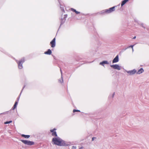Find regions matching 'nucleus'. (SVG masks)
Segmentation results:
<instances>
[{
    "mask_svg": "<svg viewBox=\"0 0 149 149\" xmlns=\"http://www.w3.org/2000/svg\"><path fill=\"white\" fill-rule=\"evenodd\" d=\"M52 141L54 144L58 146H66L67 144L63 141L58 137L53 138Z\"/></svg>",
    "mask_w": 149,
    "mask_h": 149,
    "instance_id": "nucleus-1",
    "label": "nucleus"
},
{
    "mask_svg": "<svg viewBox=\"0 0 149 149\" xmlns=\"http://www.w3.org/2000/svg\"><path fill=\"white\" fill-rule=\"evenodd\" d=\"M20 141L25 144L28 146H31L34 144V142L32 141L24 140H21Z\"/></svg>",
    "mask_w": 149,
    "mask_h": 149,
    "instance_id": "nucleus-2",
    "label": "nucleus"
},
{
    "mask_svg": "<svg viewBox=\"0 0 149 149\" xmlns=\"http://www.w3.org/2000/svg\"><path fill=\"white\" fill-rule=\"evenodd\" d=\"M20 141L25 144L28 146H31L34 144V142L32 141L24 140H21Z\"/></svg>",
    "mask_w": 149,
    "mask_h": 149,
    "instance_id": "nucleus-3",
    "label": "nucleus"
},
{
    "mask_svg": "<svg viewBox=\"0 0 149 149\" xmlns=\"http://www.w3.org/2000/svg\"><path fill=\"white\" fill-rule=\"evenodd\" d=\"M25 60L24 58H23L20 60L19 61H17V63L18 65V68L21 69L22 68V63L24 62Z\"/></svg>",
    "mask_w": 149,
    "mask_h": 149,
    "instance_id": "nucleus-4",
    "label": "nucleus"
},
{
    "mask_svg": "<svg viewBox=\"0 0 149 149\" xmlns=\"http://www.w3.org/2000/svg\"><path fill=\"white\" fill-rule=\"evenodd\" d=\"M115 10V7H113L108 9L105 10L104 13H111Z\"/></svg>",
    "mask_w": 149,
    "mask_h": 149,
    "instance_id": "nucleus-5",
    "label": "nucleus"
},
{
    "mask_svg": "<svg viewBox=\"0 0 149 149\" xmlns=\"http://www.w3.org/2000/svg\"><path fill=\"white\" fill-rule=\"evenodd\" d=\"M56 129L55 128H54L53 129L51 130L50 131L52 133V135L53 136H55L56 137H57V135L55 131Z\"/></svg>",
    "mask_w": 149,
    "mask_h": 149,
    "instance_id": "nucleus-6",
    "label": "nucleus"
},
{
    "mask_svg": "<svg viewBox=\"0 0 149 149\" xmlns=\"http://www.w3.org/2000/svg\"><path fill=\"white\" fill-rule=\"evenodd\" d=\"M56 39L54 38L53 40L50 42V44L52 47H54L56 45Z\"/></svg>",
    "mask_w": 149,
    "mask_h": 149,
    "instance_id": "nucleus-7",
    "label": "nucleus"
},
{
    "mask_svg": "<svg viewBox=\"0 0 149 149\" xmlns=\"http://www.w3.org/2000/svg\"><path fill=\"white\" fill-rule=\"evenodd\" d=\"M111 67L114 69H117L118 70H120V66L118 65H111Z\"/></svg>",
    "mask_w": 149,
    "mask_h": 149,
    "instance_id": "nucleus-8",
    "label": "nucleus"
},
{
    "mask_svg": "<svg viewBox=\"0 0 149 149\" xmlns=\"http://www.w3.org/2000/svg\"><path fill=\"white\" fill-rule=\"evenodd\" d=\"M136 72V71L135 70H132L129 71L127 72L128 73L130 74V75H132L135 74Z\"/></svg>",
    "mask_w": 149,
    "mask_h": 149,
    "instance_id": "nucleus-9",
    "label": "nucleus"
},
{
    "mask_svg": "<svg viewBox=\"0 0 149 149\" xmlns=\"http://www.w3.org/2000/svg\"><path fill=\"white\" fill-rule=\"evenodd\" d=\"M118 61V55H117L113 59L112 63H116Z\"/></svg>",
    "mask_w": 149,
    "mask_h": 149,
    "instance_id": "nucleus-10",
    "label": "nucleus"
},
{
    "mask_svg": "<svg viewBox=\"0 0 149 149\" xmlns=\"http://www.w3.org/2000/svg\"><path fill=\"white\" fill-rule=\"evenodd\" d=\"M52 52L51 51L50 49H48L47 51L45 52L44 54H46L51 55L52 54Z\"/></svg>",
    "mask_w": 149,
    "mask_h": 149,
    "instance_id": "nucleus-11",
    "label": "nucleus"
},
{
    "mask_svg": "<svg viewBox=\"0 0 149 149\" xmlns=\"http://www.w3.org/2000/svg\"><path fill=\"white\" fill-rule=\"evenodd\" d=\"M17 104H18V102H17V101L15 102L13 106V107L12 108V109L13 110L15 109L16 108L17 106Z\"/></svg>",
    "mask_w": 149,
    "mask_h": 149,
    "instance_id": "nucleus-12",
    "label": "nucleus"
},
{
    "mask_svg": "<svg viewBox=\"0 0 149 149\" xmlns=\"http://www.w3.org/2000/svg\"><path fill=\"white\" fill-rule=\"evenodd\" d=\"M21 136L26 139H28L30 137V136L29 135H25L23 134H22Z\"/></svg>",
    "mask_w": 149,
    "mask_h": 149,
    "instance_id": "nucleus-13",
    "label": "nucleus"
},
{
    "mask_svg": "<svg viewBox=\"0 0 149 149\" xmlns=\"http://www.w3.org/2000/svg\"><path fill=\"white\" fill-rule=\"evenodd\" d=\"M70 10L73 12L77 14H78L80 13L79 12L77 11L76 10L73 9V8H71Z\"/></svg>",
    "mask_w": 149,
    "mask_h": 149,
    "instance_id": "nucleus-14",
    "label": "nucleus"
},
{
    "mask_svg": "<svg viewBox=\"0 0 149 149\" xmlns=\"http://www.w3.org/2000/svg\"><path fill=\"white\" fill-rule=\"evenodd\" d=\"M108 63L107 61H102V62L100 63V64L103 65V64H108Z\"/></svg>",
    "mask_w": 149,
    "mask_h": 149,
    "instance_id": "nucleus-15",
    "label": "nucleus"
},
{
    "mask_svg": "<svg viewBox=\"0 0 149 149\" xmlns=\"http://www.w3.org/2000/svg\"><path fill=\"white\" fill-rule=\"evenodd\" d=\"M143 71L144 70L142 68H141L137 72V73L138 74H140L143 72Z\"/></svg>",
    "mask_w": 149,
    "mask_h": 149,
    "instance_id": "nucleus-16",
    "label": "nucleus"
},
{
    "mask_svg": "<svg viewBox=\"0 0 149 149\" xmlns=\"http://www.w3.org/2000/svg\"><path fill=\"white\" fill-rule=\"evenodd\" d=\"M128 1V0H124L123 1L121 4V6H123Z\"/></svg>",
    "mask_w": 149,
    "mask_h": 149,
    "instance_id": "nucleus-17",
    "label": "nucleus"
},
{
    "mask_svg": "<svg viewBox=\"0 0 149 149\" xmlns=\"http://www.w3.org/2000/svg\"><path fill=\"white\" fill-rule=\"evenodd\" d=\"M73 112L74 113L76 112H80V111L78 110L74 109L73 111Z\"/></svg>",
    "mask_w": 149,
    "mask_h": 149,
    "instance_id": "nucleus-18",
    "label": "nucleus"
},
{
    "mask_svg": "<svg viewBox=\"0 0 149 149\" xmlns=\"http://www.w3.org/2000/svg\"><path fill=\"white\" fill-rule=\"evenodd\" d=\"M12 122V121H7L4 123V124H7L8 123H10Z\"/></svg>",
    "mask_w": 149,
    "mask_h": 149,
    "instance_id": "nucleus-19",
    "label": "nucleus"
},
{
    "mask_svg": "<svg viewBox=\"0 0 149 149\" xmlns=\"http://www.w3.org/2000/svg\"><path fill=\"white\" fill-rule=\"evenodd\" d=\"M134 46V45H130V46L129 47H131L132 48V50H133V46Z\"/></svg>",
    "mask_w": 149,
    "mask_h": 149,
    "instance_id": "nucleus-20",
    "label": "nucleus"
},
{
    "mask_svg": "<svg viewBox=\"0 0 149 149\" xmlns=\"http://www.w3.org/2000/svg\"><path fill=\"white\" fill-rule=\"evenodd\" d=\"M76 148L75 146H73L72 147V149H76Z\"/></svg>",
    "mask_w": 149,
    "mask_h": 149,
    "instance_id": "nucleus-21",
    "label": "nucleus"
},
{
    "mask_svg": "<svg viewBox=\"0 0 149 149\" xmlns=\"http://www.w3.org/2000/svg\"><path fill=\"white\" fill-rule=\"evenodd\" d=\"M95 138H95V137H93L92 138V141H94V139H95Z\"/></svg>",
    "mask_w": 149,
    "mask_h": 149,
    "instance_id": "nucleus-22",
    "label": "nucleus"
},
{
    "mask_svg": "<svg viewBox=\"0 0 149 149\" xmlns=\"http://www.w3.org/2000/svg\"><path fill=\"white\" fill-rule=\"evenodd\" d=\"M83 148V147H81L79 149H82Z\"/></svg>",
    "mask_w": 149,
    "mask_h": 149,
    "instance_id": "nucleus-23",
    "label": "nucleus"
},
{
    "mask_svg": "<svg viewBox=\"0 0 149 149\" xmlns=\"http://www.w3.org/2000/svg\"><path fill=\"white\" fill-rule=\"evenodd\" d=\"M136 38V37L135 36H134V37L133 38V39H135V38Z\"/></svg>",
    "mask_w": 149,
    "mask_h": 149,
    "instance_id": "nucleus-24",
    "label": "nucleus"
},
{
    "mask_svg": "<svg viewBox=\"0 0 149 149\" xmlns=\"http://www.w3.org/2000/svg\"><path fill=\"white\" fill-rule=\"evenodd\" d=\"M114 95V94H113V96Z\"/></svg>",
    "mask_w": 149,
    "mask_h": 149,
    "instance_id": "nucleus-25",
    "label": "nucleus"
}]
</instances>
